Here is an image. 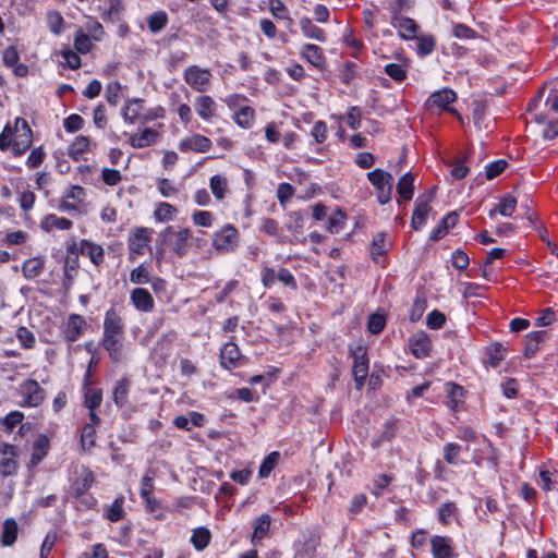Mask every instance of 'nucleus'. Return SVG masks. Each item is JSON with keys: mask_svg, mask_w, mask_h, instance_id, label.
<instances>
[{"mask_svg": "<svg viewBox=\"0 0 558 558\" xmlns=\"http://www.w3.org/2000/svg\"><path fill=\"white\" fill-rule=\"evenodd\" d=\"M414 39L417 40V53L422 57L432 53L435 49L436 41L433 36L415 37Z\"/></svg>", "mask_w": 558, "mask_h": 558, "instance_id": "obj_55", "label": "nucleus"}, {"mask_svg": "<svg viewBox=\"0 0 558 558\" xmlns=\"http://www.w3.org/2000/svg\"><path fill=\"white\" fill-rule=\"evenodd\" d=\"M353 357V377L357 389H362L368 375V355L367 349L363 345L356 347L351 351Z\"/></svg>", "mask_w": 558, "mask_h": 558, "instance_id": "obj_4", "label": "nucleus"}, {"mask_svg": "<svg viewBox=\"0 0 558 558\" xmlns=\"http://www.w3.org/2000/svg\"><path fill=\"white\" fill-rule=\"evenodd\" d=\"M397 193L404 201H411L414 195V175L411 172L400 177L397 183Z\"/></svg>", "mask_w": 558, "mask_h": 558, "instance_id": "obj_31", "label": "nucleus"}, {"mask_svg": "<svg viewBox=\"0 0 558 558\" xmlns=\"http://www.w3.org/2000/svg\"><path fill=\"white\" fill-rule=\"evenodd\" d=\"M101 389H92L85 395V407L88 408V410H96L101 404Z\"/></svg>", "mask_w": 558, "mask_h": 558, "instance_id": "obj_61", "label": "nucleus"}, {"mask_svg": "<svg viewBox=\"0 0 558 558\" xmlns=\"http://www.w3.org/2000/svg\"><path fill=\"white\" fill-rule=\"evenodd\" d=\"M254 118L255 111L250 106H244L234 113L235 123L243 129L251 128Z\"/></svg>", "mask_w": 558, "mask_h": 558, "instance_id": "obj_44", "label": "nucleus"}, {"mask_svg": "<svg viewBox=\"0 0 558 558\" xmlns=\"http://www.w3.org/2000/svg\"><path fill=\"white\" fill-rule=\"evenodd\" d=\"M66 253L68 257L64 263L63 287L65 290H69L72 286V276L70 275V270H76L78 268L80 247H77V243L74 240L68 244Z\"/></svg>", "mask_w": 558, "mask_h": 558, "instance_id": "obj_11", "label": "nucleus"}, {"mask_svg": "<svg viewBox=\"0 0 558 558\" xmlns=\"http://www.w3.org/2000/svg\"><path fill=\"white\" fill-rule=\"evenodd\" d=\"M386 238V232H377L373 238L369 250L371 258L374 263L383 267L385 266L383 257L387 254L389 248Z\"/></svg>", "mask_w": 558, "mask_h": 558, "instance_id": "obj_17", "label": "nucleus"}, {"mask_svg": "<svg viewBox=\"0 0 558 558\" xmlns=\"http://www.w3.org/2000/svg\"><path fill=\"white\" fill-rule=\"evenodd\" d=\"M50 449L49 438L40 434L33 442L32 456L29 460L31 466L38 465L45 457H47Z\"/></svg>", "mask_w": 558, "mask_h": 558, "instance_id": "obj_22", "label": "nucleus"}, {"mask_svg": "<svg viewBox=\"0 0 558 558\" xmlns=\"http://www.w3.org/2000/svg\"><path fill=\"white\" fill-rule=\"evenodd\" d=\"M548 332L546 330L533 331L526 335L524 342L523 355L526 359L535 356L539 345L547 339Z\"/></svg>", "mask_w": 558, "mask_h": 558, "instance_id": "obj_21", "label": "nucleus"}, {"mask_svg": "<svg viewBox=\"0 0 558 558\" xmlns=\"http://www.w3.org/2000/svg\"><path fill=\"white\" fill-rule=\"evenodd\" d=\"M426 308V299L424 296H417L410 310L409 318L412 323H416L423 316V313Z\"/></svg>", "mask_w": 558, "mask_h": 558, "instance_id": "obj_57", "label": "nucleus"}, {"mask_svg": "<svg viewBox=\"0 0 558 558\" xmlns=\"http://www.w3.org/2000/svg\"><path fill=\"white\" fill-rule=\"evenodd\" d=\"M397 434V421L390 418L384 424V428L377 439L372 442L373 448L379 447L385 441H390Z\"/></svg>", "mask_w": 558, "mask_h": 558, "instance_id": "obj_41", "label": "nucleus"}, {"mask_svg": "<svg viewBox=\"0 0 558 558\" xmlns=\"http://www.w3.org/2000/svg\"><path fill=\"white\" fill-rule=\"evenodd\" d=\"M447 392V405L454 412L459 410V407L464 400V388L456 383L449 381L446 384Z\"/></svg>", "mask_w": 558, "mask_h": 558, "instance_id": "obj_27", "label": "nucleus"}, {"mask_svg": "<svg viewBox=\"0 0 558 558\" xmlns=\"http://www.w3.org/2000/svg\"><path fill=\"white\" fill-rule=\"evenodd\" d=\"M411 353L416 359H424L429 355L432 350V341L426 332L420 331L414 333L410 340Z\"/></svg>", "mask_w": 558, "mask_h": 558, "instance_id": "obj_13", "label": "nucleus"}, {"mask_svg": "<svg viewBox=\"0 0 558 558\" xmlns=\"http://www.w3.org/2000/svg\"><path fill=\"white\" fill-rule=\"evenodd\" d=\"M194 107L197 114L204 120H210L215 116L216 102L210 96H198Z\"/></svg>", "mask_w": 558, "mask_h": 558, "instance_id": "obj_30", "label": "nucleus"}, {"mask_svg": "<svg viewBox=\"0 0 558 558\" xmlns=\"http://www.w3.org/2000/svg\"><path fill=\"white\" fill-rule=\"evenodd\" d=\"M301 57L318 70H323L325 68L326 59L323 50L314 44H305L301 50Z\"/></svg>", "mask_w": 558, "mask_h": 558, "instance_id": "obj_24", "label": "nucleus"}, {"mask_svg": "<svg viewBox=\"0 0 558 558\" xmlns=\"http://www.w3.org/2000/svg\"><path fill=\"white\" fill-rule=\"evenodd\" d=\"M458 512V507L453 501H448L441 505L438 509V520L447 525L450 523V518Z\"/></svg>", "mask_w": 558, "mask_h": 558, "instance_id": "obj_51", "label": "nucleus"}, {"mask_svg": "<svg viewBox=\"0 0 558 558\" xmlns=\"http://www.w3.org/2000/svg\"><path fill=\"white\" fill-rule=\"evenodd\" d=\"M469 154L470 153H466L463 156L457 157L453 161L449 162V166L452 168L450 173L454 179L461 180L469 174L470 169L466 166V162L469 161Z\"/></svg>", "mask_w": 558, "mask_h": 558, "instance_id": "obj_39", "label": "nucleus"}, {"mask_svg": "<svg viewBox=\"0 0 558 558\" xmlns=\"http://www.w3.org/2000/svg\"><path fill=\"white\" fill-rule=\"evenodd\" d=\"M367 179L376 189L378 203L381 205L388 204L391 201L393 177L389 172L377 168L367 173Z\"/></svg>", "mask_w": 558, "mask_h": 558, "instance_id": "obj_2", "label": "nucleus"}, {"mask_svg": "<svg viewBox=\"0 0 558 558\" xmlns=\"http://www.w3.org/2000/svg\"><path fill=\"white\" fill-rule=\"evenodd\" d=\"M209 186H210V190H211L214 196L217 199L221 201L225 198L226 192L228 189V181L225 177H222L220 174L213 175L210 178Z\"/></svg>", "mask_w": 558, "mask_h": 558, "instance_id": "obj_47", "label": "nucleus"}, {"mask_svg": "<svg viewBox=\"0 0 558 558\" xmlns=\"http://www.w3.org/2000/svg\"><path fill=\"white\" fill-rule=\"evenodd\" d=\"M159 134L153 129H145L140 135L133 134L129 138V143L133 148H144L156 143Z\"/></svg>", "mask_w": 558, "mask_h": 558, "instance_id": "obj_28", "label": "nucleus"}, {"mask_svg": "<svg viewBox=\"0 0 558 558\" xmlns=\"http://www.w3.org/2000/svg\"><path fill=\"white\" fill-rule=\"evenodd\" d=\"M457 95L452 89L444 88L433 93L425 102V108L427 111L434 112V110L439 111H453L450 108V105L456 101Z\"/></svg>", "mask_w": 558, "mask_h": 558, "instance_id": "obj_6", "label": "nucleus"}, {"mask_svg": "<svg viewBox=\"0 0 558 558\" xmlns=\"http://www.w3.org/2000/svg\"><path fill=\"white\" fill-rule=\"evenodd\" d=\"M430 546L434 558H453V548L446 536H434Z\"/></svg>", "mask_w": 558, "mask_h": 558, "instance_id": "obj_25", "label": "nucleus"}, {"mask_svg": "<svg viewBox=\"0 0 558 558\" xmlns=\"http://www.w3.org/2000/svg\"><path fill=\"white\" fill-rule=\"evenodd\" d=\"M211 538L210 531L207 527H197L193 531L191 542L196 550H204Z\"/></svg>", "mask_w": 558, "mask_h": 558, "instance_id": "obj_42", "label": "nucleus"}, {"mask_svg": "<svg viewBox=\"0 0 558 558\" xmlns=\"http://www.w3.org/2000/svg\"><path fill=\"white\" fill-rule=\"evenodd\" d=\"M399 35L403 39H414L418 29V25L413 19L401 17L398 22Z\"/></svg>", "mask_w": 558, "mask_h": 558, "instance_id": "obj_40", "label": "nucleus"}, {"mask_svg": "<svg viewBox=\"0 0 558 558\" xmlns=\"http://www.w3.org/2000/svg\"><path fill=\"white\" fill-rule=\"evenodd\" d=\"M15 132L16 135L12 141L11 149L14 156L24 155L32 146L33 132L27 121L23 118H16L15 120Z\"/></svg>", "mask_w": 558, "mask_h": 558, "instance_id": "obj_3", "label": "nucleus"}, {"mask_svg": "<svg viewBox=\"0 0 558 558\" xmlns=\"http://www.w3.org/2000/svg\"><path fill=\"white\" fill-rule=\"evenodd\" d=\"M168 24V15L165 11H157L147 17V25L151 33L157 34Z\"/></svg>", "mask_w": 558, "mask_h": 558, "instance_id": "obj_43", "label": "nucleus"}, {"mask_svg": "<svg viewBox=\"0 0 558 558\" xmlns=\"http://www.w3.org/2000/svg\"><path fill=\"white\" fill-rule=\"evenodd\" d=\"M239 231L233 225H226L214 236L213 246L219 252H232L238 246Z\"/></svg>", "mask_w": 558, "mask_h": 558, "instance_id": "obj_5", "label": "nucleus"}, {"mask_svg": "<svg viewBox=\"0 0 558 558\" xmlns=\"http://www.w3.org/2000/svg\"><path fill=\"white\" fill-rule=\"evenodd\" d=\"M558 319V311H554L551 307L545 308L541 316H538L535 320V326L545 327L553 324Z\"/></svg>", "mask_w": 558, "mask_h": 558, "instance_id": "obj_63", "label": "nucleus"}, {"mask_svg": "<svg viewBox=\"0 0 558 558\" xmlns=\"http://www.w3.org/2000/svg\"><path fill=\"white\" fill-rule=\"evenodd\" d=\"M131 302L137 311L149 313L154 310L155 302L148 290L135 288L131 292Z\"/></svg>", "mask_w": 558, "mask_h": 558, "instance_id": "obj_18", "label": "nucleus"}, {"mask_svg": "<svg viewBox=\"0 0 558 558\" xmlns=\"http://www.w3.org/2000/svg\"><path fill=\"white\" fill-rule=\"evenodd\" d=\"M220 365L228 371L236 368L240 365L242 354L239 347L233 342H227L220 350Z\"/></svg>", "mask_w": 558, "mask_h": 558, "instance_id": "obj_12", "label": "nucleus"}, {"mask_svg": "<svg viewBox=\"0 0 558 558\" xmlns=\"http://www.w3.org/2000/svg\"><path fill=\"white\" fill-rule=\"evenodd\" d=\"M130 280L134 284H145L150 281V275L143 264L134 268L130 274Z\"/></svg>", "mask_w": 558, "mask_h": 558, "instance_id": "obj_53", "label": "nucleus"}, {"mask_svg": "<svg viewBox=\"0 0 558 558\" xmlns=\"http://www.w3.org/2000/svg\"><path fill=\"white\" fill-rule=\"evenodd\" d=\"M270 525L271 517L268 513H263L253 521V534L251 537L253 545H258L267 536Z\"/></svg>", "mask_w": 558, "mask_h": 558, "instance_id": "obj_19", "label": "nucleus"}, {"mask_svg": "<svg viewBox=\"0 0 558 558\" xmlns=\"http://www.w3.org/2000/svg\"><path fill=\"white\" fill-rule=\"evenodd\" d=\"M385 73L396 82H403L407 78V69L397 63H389L385 66Z\"/></svg>", "mask_w": 558, "mask_h": 558, "instance_id": "obj_58", "label": "nucleus"}, {"mask_svg": "<svg viewBox=\"0 0 558 558\" xmlns=\"http://www.w3.org/2000/svg\"><path fill=\"white\" fill-rule=\"evenodd\" d=\"M45 268V260L41 257H32L24 262L22 266L23 276L28 279L37 278Z\"/></svg>", "mask_w": 558, "mask_h": 558, "instance_id": "obj_32", "label": "nucleus"}, {"mask_svg": "<svg viewBox=\"0 0 558 558\" xmlns=\"http://www.w3.org/2000/svg\"><path fill=\"white\" fill-rule=\"evenodd\" d=\"M89 149V137L78 135L69 147V156L75 160H81L82 156Z\"/></svg>", "mask_w": 558, "mask_h": 558, "instance_id": "obj_37", "label": "nucleus"}, {"mask_svg": "<svg viewBox=\"0 0 558 558\" xmlns=\"http://www.w3.org/2000/svg\"><path fill=\"white\" fill-rule=\"evenodd\" d=\"M94 482L95 476L93 471L87 466H82L78 476L71 484V495L76 499L85 496L87 490L93 486Z\"/></svg>", "mask_w": 558, "mask_h": 558, "instance_id": "obj_9", "label": "nucleus"}, {"mask_svg": "<svg viewBox=\"0 0 558 558\" xmlns=\"http://www.w3.org/2000/svg\"><path fill=\"white\" fill-rule=\"evenodd\" d=\"M73 226V222L64 217H57L56 215H48L41 222V228L49 232L52 228H57L59 230H69Z\"/></svg>", "mask_w": 558, "mask_h": 558, "instance_id": "obj_38", "label": "nucleus"}, {"mask_svg": "<svg viewBox=\"0 0 558 558\" xmlns=\"http://www.w3.org/2000/svg\"><path fill=\"white\" fill-rule=\"evenodd\" d=\"M124 337H102L101 347L108 352L113 363H120L124 360Z\"/></svg>", "mask_w": 558, "mask_h": 558, "instance_id": "obj_14", "label": "nucleus"}, {"mask_svg": "<svg viewBox=\"0 0 558 558\" xmlns=\"http://www.w3.org/2000/svg\"><path fill=\"white\" fill-rule=\"evenodd\" d=\"M280 459L278 451L270 452L260 463L258 475L262 478H266L270 475L272 470L276 468Z\"/></svg>", "mask_w": 558, "mask_h": 558, "instance_id": "obj_45", "label": "nucleus"}, {"mask_svg": "<svg viewBox=\"0 0 558 558\" xmlns=\"http://www.w3.org/2000/svg\"><path fill=\"white\" fill-rule=\"evenodd\" d=\"M85 327L86 322L82 315L71 314L63 329L64 338L68 342H75L83 333Z\"/></svg>", "mask_w": 558, "mask_h": 558, "instance_id": "obj_15", "label": "nucleus"}, {"mask_svg": "<svg viewBox=\"0 0 558 558\" xmlns=\"http://www.w3.org/2000/svg\"><path fill=\"white\" fill-rule=\"evenodd\" d=\"M507 167H508V162L504 159H498V160L490 162L485 168L486 179L487 180L495 179L496 177L500 175L507 169Z\"/></svg>", "mask_w": 558, "mask_h": 558, "instance_id": "obj_52", "label": "nucleus"}, {"mask_svg": "<svg viewBox=\"0 0 558 558\" xmlns=\"http://www.w3.org/2000/svg\"><path fill=\"white\" fill-rule=\"evenodd\" d=\"M96 428L92 424H84L81 432L83 450H90L95 446Z\"/></svg>", "mask_w": 558, "mask_h": 558, "instance_id": "obj_49", "label": "nucleus"}, {"mask_svg": "<svg viewBox=\"0 0 558 558\" xmlns=\"http://www.w3.org/2000/svg\"><path fill=\"white\" fill-rule=\"evenodd\" d=\"M190 238V229L182 228L175 231L172 226H169L159 233L158 241L162 246L169 247L177 256L182 257L187 253Z\"/></svg>", "mask_w": 558, "mask_h": 558, "instance_id": "obj_1", "label": "nucleus"}, {"mask_svg": "<svg viewBox=\"0 0 558 558\" xmlns=\"http://www.w3.org/2000/svg\"><path fill=\"white\" fill-rule=\"evenodd\" d=\"M16 338L25 349H32L35 345V337L33 332L26 327H19L16 330Z\"/></svg>", "mask_w": 558, "mask_h": 558, "instance_id": "obj_60", "label": "nucleus"}, {"mask_svg": "<svg viewBox=\"0 0 558 558\" xmlns=\"http://www.w3.org/2000/svg\"><path fill=\"white\" fill-rule=\"evenodd\" d=\"M180 150H193L196 153H206L211 148V141L201 134H194L191 137L183 140L179 145Z\"/></svg>", "mask_w": 558, "mask_h": 558, "instance_id": "obj_20", "label": "nucleus"}, {"mask_svg": "<svg viewBox=\"0 0 558 558\" xmlns=\"http://www.w3.org/2000/svg\"><path fill=\"white\" fill-rule=\"evenodd\" d=\"M24 418V414L20 411H12L4 417L0 418V423L7 427V432L11 433L12 429L20 424Z\"/></svg>", "mask_w": 558, "mask_h": 558, "instance_id": "obj_62", "label": "nucleus"}, {"mask_svg": "<svg viewBox=\"0 0 558 558\" xmlns=\"http://www.w3.org/2000/svg\"><path fill=\"white\" fill-rule=\"evenodd\" d=\"M124 319L114 307H110L105 314L102 337H124Z\"/></svg>", "mask_w": 558, "mask_h": 558, "instance_id": "obj_8", "label": "nucleus"}, {"mask_svg": "<svg viewBox=\"0 0 558 558\" xmlns=\"http://www.w3.org/2000/svg\"><path fill=\"white\" fill-rule=\"evenodd\" d=\"M300 26L303 32V34L312 39H315L320 43L326 41V34L324 29L317 27L313 24V22L308 17H303L300 20Z\"/></svg>", "mask_w": 558, "mask_h": 558, "instance_id": "obj_35", "label": "nucleus"}, {"mask_svg": "<svg viewBox=\"0 0 558 558\" xmlns=\"http://www.w3.org/2000/svg\"><path fill=\"white\" fill-rule=\"evenodd\" d=\"M432 207L429 206L427 201H422L417 198L415 202V208L411 219V228L413 230H420L423 225H425L427 216Z\"/></svg>", "mask_w": 558, "mask_h": 558, "instance_id": "obj_26", "label": "nucleus"}, {"mask_svg": "<svg viewBox=\"0 0 558 558\" xmlns=\"http://www.w3.org/2000/svg\"><path fill=\"white\" fill-rule=\"evenodd\" d=\"M177 208L169 203L161 202L157 205L154 217L157 221L163 222L172 220L173 216L177 214Z\"/></svg>", "mask_w": 558, "mask_h": 558, "instance_id": "obj_48", "label": "nucleus"}, {"mask_svg": "<svg viewBox=\"0 0 558 558\" xmlns=\"http://www.w3.org/2000/svg\"><path fill=\"white\" fill-rule=\"evenodd\" d=\"M131 388V380L126 377L119 379L112 391L114 404L122 409L128 403V396Z\"/></svg>", "mask_w": 558, "mask_h": 558, "instance_id": "obj_29", "label": "nucleus"}, {"mask_svg": "<svg viewBox=\"0 0 558 558\" xmlns=\"http://www.w3.org/2000/svg\"><path fill=\"white\" fill-rule=\"evenodd\" d=\"M80 253L89 257L95 266H100L105 259V251L101 245L88 240H82L80 243Z\"/></svg>", "mask_w": 558, "mask_h": 558, "instance_id": "obj_23", "label": "nucleus"}, {"mask_svg": "<svg viewBox=\"0 0 558 558\" xmlns=\"http://www.w3.org/2000/svg\"><path fill=\"white\" fill-rule=\"evenodd\" d=\"M461 447L454 442H448L444 447V460L451 465H457L459 462Z\"/></svg>", "mask_w": 558, "mask_h": 558, "instance_id": "obj_50", "label": "nucleus"}, {"mask_svg": "<svg viewBox=\"0 0 558 558\" xmlns=\"http://www.w3.org/2000/svg\"><path fill=\"white\" fill-rule=\"evenodd\" d=\"M151 230L148 228H135L129 239L131 252L142 255L150 241Z\"/></svg>", "mask_w": 558, "mask_h": 558, "instance_id": "obj_16", "label": "nucleus"}, {"mask_svg": "<svg viewBox=\"0 0 558 558\" xmlns=\"http://www.w3.org/2000/svg\"><path fill=\"white\" fill-rule=\"evenodd\" d=\"M515 207L517 198L511 194H506L499 199L497 209H492L489 211V217H493L496 211H498L501 216L510 217L514 213Z\"/></svg>", "mask_w": 558, "mask_h": 558, "instance_id": "obj_36", "label": "nucleus"}, {"mask_svg": "<svg viewBox=\"0 0 558 558\" xmlns=\"http://www.w3.org/2000/svg\"><path fill=\"white\" fill-rule=\"evenodd\" d=\"M277 280L293 291L298 290L296 279L288 268L280 267L277 270Z\"/></svg>", "mask_w": 558, "mask_h": 558, "instance_id": "obj_56", "label": "nucleus"}, {"mask_svg": "<svg viewBox=\"0 0 558 558\" xmlns=\"http://www.w3.org/2000/svg\"><path fill=\"white\" fill-rule=\"evenodd\" d=\"M211 74L207 69L197 65H190L184 72L185 82L196 92L207 90Z\"/></svg>", "mask_w": 558, "mask_h": 558, "instance_id": "obj_7", "label": "nucleus"}, {"mask_svg": "<svg viewBox=\"0 0 558 558\" xmlns=\"http://www.w3.org/2000/svg\"><path fill=\"white\" fill-rule=\"evenodd\" d=\"M84 125V119L76 113H73L64 119L63 126L66 132L74 133L80 131Z\"/></svg>", "mask_w": 558, "mask_h": 558, "instance_id": "obj_64", "label": "nucleus"}, {"mask_svg": "<svg viewBox=\"0 0 558 558\" xmlns=\"http://www.w3.org/2000/svg\"><path fill=\"white\" fill-rule=\"evenodd\" d=\"M21 389L27 407H38L45 399L46 392L35 379L25 380Z\"/></svg>", "mask_w": 558, "mask_h": 558, "instance_id": "obj_10", "label": "nucleus"}, {"mask_svg": "<svg viewBox=\"0 0 558 558\" xmlns=\"http://www.w3.org/2000/svg\"><path fill=\"white\" fill-rule=\"evenodd\" d=\"M93 45L88 35L83 33L82 31H77L74 38V48L78 53H88L92 49Z\"/></svg>", "mask_w": 558, "mask_h": 558, "instance_id": "obj_54", "label": "nucleus"}, {"mask_svg": "<svg viewBox=\"0 0 558 558\" xmlns=\"http://www.w3.org/2000/svg\"><path fill=\"white\" fill-rule=\"evenodd\" d=\"M386 326V318L381 314H372L368 317L367 328L368 331L373 335L380 333Z\"/></svg>", "mask_w": 558, "mask_h": 558, "instance_id": "obj_59", "label": "nucleus"}, {"mask_svg": "<svg viewBox=\"0 0 558 558\" xmlns=\"http://www.w3.org/2000/svg\"><path fill=\"white\" fill-rule=\"evenodd\" d=\"M143 108V100L138 98H134L128 101V104L122 109V117L129 123H134L137 119L142 120V116L140 111Z\"/></svg>", "mask_w": 558, "mask_h": 558, "instance_id": "obj_34", "label": "nucleus"}, {"mask_svg": "<svg viewBox=\"0 0 558 558\" xmlns=\"http://www.w3.org/2000/svg\"><path fill=\"white\" fill-rule=\"evenodd\" d=\"M19 534V525L15 519L9 518L4 520L2 525L1 542L4 546H12Z\"/></svg>", "mask_w": 558, "mask_h": 558, "instance_id": "obj_33", "label": "nucleus"}, {"mask_svg": "<svg viewBox=\"0 0 558 558\" xmlns=\"http://www.w3.org/2000/svg\"><path fill=\"white\" fill-rule=\"evenodd\" d=\"M124 497L120 496L114 499L112 505L106 511V518L110 522H119L124 518L125 511L123 509Z\"/></svg>", "mask_w": 558, "mask_h": 558, "instance_id": "obj_46", "label": "nucleus"}]
</instances>
